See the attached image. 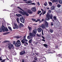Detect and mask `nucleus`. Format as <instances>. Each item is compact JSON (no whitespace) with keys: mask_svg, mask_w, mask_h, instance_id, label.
<instances>
[{"mask_svg":"<svg viewBox=\"0 0 62 62\" xmlns=\"http://www.w3.org/2000/svg\"><path fill=\"white\" fill-rule=\"evenodd\" d=\"M45 13H46V11H44V12L43 13V14H42V15H44V14H45Z\"/></svg>","mask_w":62,"mask_h":62,"instance_id":"nucleus-42","label":"nucleus"},{"mask_svg":"<svg viewBox=\"0 0 62 62\" xmlns=\"http://www.w3.org/2000/svg\"><path fill=\"white\" fill-rule=\"evenodd\" d=\"M34 59L35 60L37 61L38 60V59L37 57H35L34 58Z\"/></svg>","mask_w":62,"mask_h":62,"instance_id":"nucleus-41","label":"nucleus"},{"mask_svg":"<svg viewBox=\"0 0 62 62\" xmlns=\"http://www.w3.org/2000/svg\"><path fill=\"white\" fill-rule=\"evenodd\" d=\"M51 25L52 26H53V23L52 22L51 23Z\"/></svg>","mask_w":62,"mask_h":62,"instance_id":"nucleus-54","label":"nucleus"},{"mask_svg":"<svg viewBox=\"0 0 62 62\" xmlns=\"http://www.w3.org/2000/svg\"><path fill=\"white\" fill-rule=\"evenodd\" d=\"M32 13H33V12L31 11L29 13L30 14H32Z\"/></svg>","mask_w":62,"mask_h":62,"instance_id":"nucleus-40","label":"nucleus"},{"mask_svg":"<svg viewBox=\"0 0 62 62\" xmlns=\"http://www.w3.org/2000/svg\"><path fill=\"white\" fill-rule=\"evenodd\" d=\"M7 25H8V28L10 27V24H9L8 23Z\"/></svg>","mask_w":62,"mask_h":62,"instance_id":"nucleus-39","label":"nucleus"},{"mask_svg":"<svg viewBox=\"0 0 62 62\" xmlns=\"http://www.w3.org/2000/svg\"><path fill=\"white\" fill-rule=\"evenodd\" d=\"M29 35L30 36H31L32 37V33H30Z\"/></svg>","mask_w":62,"mask_h":62,"instance_id":"nucleus-49","label":"nucleus"},{"mask_svg":"<svg viewBox=\"0 0 62 62\" xmlns=\"http://www.w3.org/2000/svg\"><path fill=\"white\" fill-rule=\"evenodd\" d=\"M41 13V11H39L38 12V14H39L40 13Z\"/></svg>","mask_w":62,"mask_h":62,"instance_id":"nucleus-37","label":"nucleus"},{"mask_svg":"<svg viewBox=\"0 0 62 62\" xmlns=\"http://www.w3.org/2000/svg\"><path fill=\"white\" fill-rule=\"evenodd\" d=\"M42 35H44L43 34V30H42Z\"/></svg>","mask_w":62,"mask_h":62,"instance_id":"nucleus-62","label":"nucleus"},{"mask_svg":"<svg viewBox=\"0 0 62 62\" xmlns=\"http://www.w3.org/2000/svg\"><path fill=\"white\" fill-rule=\"evenodd\" d=\"M21 42L20 40H18L15 43V45L16 47H19L21 45Z\"/></svg>","mask_w":62,"mask_h":62,"instance_id":"nucleus-4","label":"nucleus"},{"mask_svg":"<svg viewBox=\"0 0 62 62\" xmlns=\"http://www.w3.org/2000/svg\"><path fill=\"white\" fill-rule=\"evenodd\" d=\"M2 31V29H1L0 28V32H1Z\"/></svg>","mask_w":62,"mask_h":62,"instance_id":"nucleus-57","label":"nucleus"},{"mask_svg":"<svg viewBox=\"0 0 62 62\" xmlns=\"http://www.w3.org/2000/svg\"><path fill=\"white\" fill-rule=\"evenodd\" d=\"M43 13L42 12V13H41V14H40L39 15L40 16H41V15H42V14Z\"/></svg>","mask_w":62,"mask_h":62,"instance_id":"nucleus-55","label":"nucleus"},{"mask_svg":"<svg viewBox=\"0 0 62 62\" xmlns=\"http://www.w3.org/2000/svg\"><path fill=\"white\" fill-rule=\"evenodd\" d=\"M37 29H34V30L33 31V33H35L34 35V36H35V34H36V33H37Z\"/></svg>","mask_w":62,"mask_h":62,"instance_id":"nucleus-10","label":"nucleus"},{"mask_svg":"<svg viewBox=\"0 0 62 62\" xmlns=\"http://www.w3.org/2000/svg\"><path fill=\"white\" fill-rule=\"evenodd\" d=\"M15 26L17 29H18V26L16 24H15Z\"/></svg>","mask_w":62,"mask_h":62,"instance_id":"nucleus-24","label":"nucleus"},{"mask_svg":"<svg viewBox=\"0 0 62 62\" xmlns=\"http://www.w3.org/2000/svg\"><path fill=\"white\" fill-rule=\"evenodd\" d=\"M49 31L50 32V33H52L53 32V30L52 29H50Z\"/></svg>","mask_w":62,"mask_h":62,"instance_id":"nucleus-25","label":"nucleus"},{"mask_svg":"<svg viewBox=\"0 0 62 62\" xmlns=\"http://www.w3.org/2000/svg\"><path fill=\"white\" fill-rule=\"evenodd\" d=\"M48 12H49V13H51V10H49L48 11Z\"/></svg>","mask_w":62,"mask_h":62,"instance_id":"nucleus-43","label":"nucleus"},{"mask_svg":"<svg viewBox=\"0 0 62 62\" xmlns=\"http://www.w3.org/2000/svg\"><path fill=\"white\" fill-rule=\"evenodd\" d=\"M42 38H43V39H45V38L44 37L42 36Z\"/></svg>","mask_w":62,"mask_h":62,"instance_id":"nucleus-60","label":"nucleus"},{"mask_svg":"<svg viewBox=\"0 0 62 62\" xmlns=\"http://www.w3.org/2000/svg\"><path fill=\"white\" fill-rule=\"evenodd\" d=\"M9 42V41L6 40L3 42V43H6V42Z\"/></svg>","mask_w":62,"mask_h":62,"instance_id":"nucleus-21","label":"nucleus"},{"mask_svg":"<svg viewBox=\"0 0 62 62\" xmlns=\"http://www.w3.org/2000/svg\"><path fill=\"white\" fill-rule=\"evenodd\" d=\"M59 2L60 4H62V0H59Z\"/></svg>","mask_w":62,"mask_h":62,"instance_id":"nucleus-27","label":"nucleus"},{"mask_svg":"<svg viewBox=\"0 0 62 62\" xmlns=\"http://www.w3.org/2000/svg\"><path fill=\"white\" fill-rule=\"evenodd\" d=\"M43 21H44V19H43L41 20V21L40 20V21L39 22V23H41V22H43Z\"/></svg>","mask_w":62,"mask_h":62,"instance_id":"nucleus-30","label":"nucleus"},{"mask_svg":"<svg viewBox=\"0 0 62 62\" xmlns=\"http://www.w3.org/2000/svg\"><path fill=\"white\" fill-rule=\"evenodd\" d=\"M37 20L38 22H39V21H40V19H38Z\"/></svg>","mask_w":62,"mask_h":62,"instance_id":"nucleus-58","label":"nucleus"},{"mask_svg":"<svg viewBox=\"0 0 62 62\" xmlns=\"http://www.w3.org/2000/svg\"><path fill=\"white\" fill-rule=\"evenodd\" d=\"M5 61V60H3L1 61V62H4Z\"/></svg>","mask_w":62,"mask_h":62,"instance_id":"nucleus-53","label":"nucleus"},{"mask_svg":"<svg viewBox=\"0 0 62 62\" xmlns=\"http://www.w3.org/2000/svg\"><path fill=\"white\" fill-rule=\"evenodd\" d=\"M0 60L1 61H2V59L1 58V57H0Z\"/></svg>","mask_w":62,"mask_h":62,"instance_id":"nucleus-61","label":"nucleus"},{"mask_svg":"<svg viewBox=\"0 0 62 62\" xmlns=\"http://www.w3.org/2000/svg\"><path fill=\"white\" fill-rule=\"evenodd\" d=\"M24 40H25V41H28V40H27L26 39H24Z\"/></svg>","mask_w":62,"mask_h":62,"instance_id":"nucleus-52","label":"nucleus"},{"mask_svg":"<svg viewBox=\"0 0 62 62\" xmlns=\"http://www.w3.org/2000/svg\"><path fill=\"white\" fill-rule=\"evenodd\" d=\"M37 30L39 32H40L42 30V29L41 28H38Z\"/></svg>","mask_w":62,"mask_h":62,"instance_id":"nucleus-7","label":"nucleus"},{"mask_svg":"<svg viewBox=\"0 0 62 62\" xmlns=\"http://www.w3.org/2000/svg\"><path fill=\"white\" fill-rule=\"evenodd\" d=\"M25 54V51H24L20 53V54L21 55H23V54Z\"/></svg>","mask_w":62,"mask_h":62,"instance_id":"nucleus-11","label":"nucleus"},{"mask_svg":"<svg viewBox=\"0 0 62 62\" xmlns=\"http://www.w3.org/2000/svg\"><path fill=\"white\" fill-rule=\"evenodd\" d=\"M31 37H32V36H29L27 37V39H31Z\"/></svg>","mask_w":62,"mask_h":62,"instance_id":"nucleus-18","label":"nucleus"},{"mask_svg":"<svg viewBox=\"0 0 62 62\" xmlns=\"http://www.w3.org/2000/svg\"><path fill=\"white\" fill-rule=\"evenodd\" d=\"M32 39H31V40H30L29 41V43H31V42H32Z\"/></svg>","mask_w":62,"mask_h":62,"instance_id":"nucleus-33","label":"nucleus"},{"mask_svg":"<svg viewBox=\"0 0 62 62\" xmlns=\"http://www.w3.org/2000/svg\"><path fill=\"white\" fill-rule=\"evenodd\" d=\"M37 5L38 6H40V4H39V2H37Z\"/></svg>","mask_w":62,"mask_h":62,"instance_id":"nucleus-35","label":"nucleus"},{"mask_svg":"<svg viewBox=\"0 0 62 62\" xmlns=\"http://www.w3.org/2000/svg\"><path fill=\"white\" fill-rule=\"evenodd\" d=\"M13 29H16V28L15 27H14V26H13Z\"/></svg>","mask_w":62,"mask_h":62,"instance_id":"nucleus-50","label":"nucleus"},{"mask_svg":"<svg viewBox=\"0 0 62 62\" xmlns=\"http://www.w3.org/2000/svg\"><path fill=\"white\" fill-rule=\"evenodd\" d=\"M53 18L55 20H56V17L55 16H54Z\"/></svg>","mask_w":62,"mask_h":62,"instance_id":"nucleus-36","label":"nucleus"},{"mask_svg":"<svg viewBox=\"0 0 62 62\" xmlns=\"http://www.w3.org/2000/svg\"><path fill=\"white\" fill-rule=\"evenodd\" d=\"M46 16L47 17H46L45 19V20L46 21H49L50 19H53V16L52 15H51V16H50V15H49L48 13H47Z\"/></svg>","mask_w":62,"mask_h":62,"instance_id":"nucleus-2","label":"nucleus"},{"mask_svg":"<svg viewBox=\"0 0 62 62\" xmlns=\"http://www.w3.org/2000/svg\"><path fill=\"white\" fill-rule=\"evenodd\" d=\"M55 8V7H54V6H52L50 8L51 10H54V9Z\"/></svg>","mask_w":62,"mask_h":62,"instance_id":"nucleus-12","label":"nucleus"},{"mask_svg":"<svg viewBox=\"0 0 62 62\" xmlns=\"http://www.w3.org/2000/svg\"><path fill=\"white\" fill-rule=\"evenodd\" d=\"M32 21H36V19H32Z\"/></svg>","mask_w":62,"mask_h":62,"instance_id":"nucleus-48","label":"nucleus"},{"mask_svg":"<svg viewBox=\"0 0 62 62\" xmlns=\"http://www.w3.org/2000/svg\"><path fill=\"white\" fill-rule=\"evenodd\" d=\"M26 37V36H24L23 37V39H25V38Z\"/></svg>","mask_w":62,"mask_h":62,"instance_id":"nucleus-51","label":"nucleus"},{"mask_svg":"<svg viewBox=\"0 0 62 62\" xmlns=\"http://www.w3.org/2000/svg\"><path fill=\"white\" fill-rule=\"evenodd\" d=\"M61 6V5L60 4H58L57 6V7L58 8H60V7Z\"/></svg>","mask_w":62,"mask_h":62,"instance_id":"nucleus-32","label":"nucleus"},{"mask_svg":"<svg viewBox=\"0 0 62 62\" xmlns=\"http://www.w3.org/2000/svg\"><path fill=\"white\" fill-rule=\"evenodd\" d=\"M37 36H38V37H40V35H39L38 34H37Z\"/></svg>","mask_w":62,"mask_h":62,"instance_id":"nucleus-45","label":"nucleus"},{"mask_svg":"<svg viewBox=\"0 0 62 62\" xmlns=\"http://www.w3.org/2000/svg\"><path fill=\"white\" fill-rule=\"evenodd\" d=\"M13 14H10V17L11 18V19H12L13 20L14 19V18H13V17H14V16H13L12 15Z\"/></svg>","mask_w":62,"mask_h":62,"instance_id":"nucleus-13","label":"nucleus"},{"mask_svg":"<svg viewBox=\"0 0 62 62\" xmlns=\"http://www.w3.org/2000/svg\"><path fill=\"white\" fill-rule=\"evenodd\" d=\"M17 8L23 11V12L21 11H19V12L20 14H22L23 15H24L25 14L26 15V16H29V14H28L26 12H25L23 10V9H22V8H21L19 7H18Z\"/></svg>","mask_w":62,"mask_h":62,"instance_id":"nucleus-1","label":"nucleus"},{"mask_svg":"<svg viewBox=\"0 0 62 62\" xmlns=\"http://www.w3.org/2000/svg\"><path fill=\"white\" fill-rule=\"evenodd\" d=\"M42 41H44V42L45 41V40L44 39H42Z\"/></svg>","mask_w":62,"mask_h":62,"instance_id":"nucleus-59","label":"nucleus"},{"mask_svg":"<svg viewBox=\"0 0 62 62\" xmlns=\"http://www.w3.org/2000/svg\"><path fill=\"white\" fill-rule=\"evenodd\" d=\"M22 37L21 36H16V38L17 39H19V38H21Z\"/></svg>","mask_w":62,"mask_h":62,"instance_id":"nucleus-26","label":"nucleus"},{"mask_svg":"<svg viewBox=\"0 0 62 62\" xmlns=\"http://www.w3.org/2000/svg\"><path fill=\"white\" fill-rule=\"evenodd\" d=\"M48 3L49 4L50 6H53V4H52V2H48Z\"/></svg>","mask_w":62,"mask_h":62,"instance_id":"nucleus-16","label":"nucleus"},{"mask_svg":"<svg viewBox=\"0 0 62 62\" xmlns=\"http://www.w3.org/2000/svg\"><path fill=\"white\" fill-rule=\"evenodd\" d=\"M34 35H35V33H34L33 32L32 34V36L33 37H35V36L36 35V34H35V36H34Z\"/></svg>","mask_w":62,"mask_h":62,"instance_id":"nucleus-28","label":"nucleus"},{"mask_svg":"<svg viewBox=\"0 0 62 62\" xmlns=\"http://www.w3.org/2000/svg\"><path fill=\"white\" fill-rule=\"evenodd\" d=\"M44 5L45 6H47V2H46L44 4Z\"/></svg>","mask_w":62,"mask_h":62,"instance_id":"nucleus-31","label":"nucleus"},{"mask_svg":"<svg viewBox=\"0 0 62 62\" xmlns=\"http://www.w3.org/2000/svg\"><path fill=\"white\" fill-rule=\"evenodd\" d=\"M45 26L46 27H49V24L47 23V22H46L45 23Z\"/></svg>","mask_w":62,"mask_h":62,"instance_id":"nucleus-8","label":"nucleus"},{"mask_svg":"<svg viewBox=\"0 0 62 62\" xmlns=\"http://www.w3.org/2000/svg\"><path fill=\"white\" fill-rule=\"evenodd\" d=\"M30 4H31V5H35V3H33Z\"/></svg>","mask_w":62,"mask_h":62,"instance_id":"nucleus-44","label":"nucleus"},{"mask_svg":"<svg viewBox=\"0 0 62 62\" xmlns=\"http://www.w3.org/2000/svg\"><path fill=\"white\" fill-rule=\"evenodd\" d=\"M60 54H59L57 56V57H59L60 56Z\"/></svg>","mask_w":62,"mask_h":62,"instance_id":"nucleus-56","label":"nucleus"},{"mask_svg":"<svg viewBox=\"0 0 62 62\" xmlns=\"http://www.w3.org/2000/svg\"><path fill=\"white\" fill-rule=\"evenodd\" d=\"M6 46H8V48L9 49H11V48H14V46L13 45L8 43L6 44Z\"/></svg>","mask_w":62,"mask_h":62,"instance_id":"nucleus-3","label":"nucleus"},{"mask_svg":"<svg viewBox=\"0 0 62 62\" xmlns=\"http://www.w3.org/2000/svg\"><path fill=\"white\" fill-rule=\"evenodd\" d=\"M16 16H17V17H20L21 16L22 17V16L20 14H16Z\"/></svg>","mask_w":62,"mask_h":62,"instance_id":"nucleus-14","label":"nucleus"},{"mask_svg":"<svg viewBox=\"0 0 62 62\" xmlns=\"http://www.w3.org/2000/svg\"><path fill=\"white\" fill-rule=\"evenodd\" d=\"M41 28L43 29L45 28V25L43 24H42L41 26Z\"/></svg>","mask_w":62,"mask_h":62,"instance_id":"nucleus-17","label":"nucleus"},{"mask_svg":"<svg viewBox=\"0 0 62 62\" xmlns=\"http://www.w3.org/2000/svg\"><path fill=\"white\" fill-rule=\"evenodd\" d=\"M27 4H29V3H32V1H27L26 2Z\"/></svg>","mask_w":62,"mask_h":62,"instance_id":"nucleus-15","label":"nucleus"},{"mask_svg":"<svg viewBox=\"0 0 62 62\" xmlns=\"http://www.w3.org/2000/svg\"><path fill=\"white\" fill-rule=\"evenodd\" d=\"M15 43H16V42H15V41H14L13 42V44L14 45H15Z\"/></svg>","mask_w":62,"mask_h":62,"instance_id":"nucleus-46","label":"nucleus"},{"mask_svg":"<svg viewBox=\"0 0 62 62\" xmlns=\"http://www.w3.org/2000/svg\"><path fill=\"white\" fill-rule=\"evenodd\" d=\"M51 1H53V0H51ZM58 0H53L54 1V2H56L57 1H58Z\"/></svg>","mask_w":62,"mask_h":62,"instance_id":"nucleus-38","label":"nucleus"},{"mask_svg":"<svg viewBox=\"0 0 62 62\" xmlns=\"http://www.w3.org/2000/svg\"><path fill=\"white\" fill-rule=\"evenodd\" d=\"M2 29L3 32H5V31H8V29H5V28L4 27V26L3 25L2 26Z\"/></svg>","mask_w":62,"mask_h":62,"instance_id":"nucleus-5","label":"nucleus"},{"mask_svg":"<svg viewBox=\"0 0 62 62\" xmlns=\"http://www.w3.org/2000/svg\"><path fill=\"white\" fill-rule=\"evenodd\" d=\"M31 10H32V11H34L35 12L36 11V7H33L31 8Z\"/></svg>","mask_w":62,"mask_h":62,"instance_id":"nucleus-9","label":"nucleus"},{"mask_svg":"<svg viewBox=\"0 0 62 62\" xmlns=\"http://www.w3.org/2000/svg\"><path fill=\"white\" fill-rule=\"evenodd\" d=\"M28 28L29 30V31H31L32 30V28L31 27L28 26Z\"/></svg>","mask_w":62,"mask_h":62,"instance_id":"nucleus-22","label":"nucleus"},{"mask_svg":"<svg viewBox=\"0 0 62 62\" xmlns=\"http://www.w3.org/2000/svg\"><path fill=\"white\" fill-rule=\"evenodd\" d=\"M31 10H28V12L29 13H30V12Z\"/></svg>","mask_w":62,"mask_h":62,"instance_id":"nucleus-47","label":"nucleus"},{"mask_svg":"<svg viewBox=\"0 0 62 62\" xmlns=\"http://www.w3.org/2000/svg\"><path fill=\"white\" fill-rule=\"evenodd\" d=\"M21 42L23 43H25L24 39H23L21 41Z\"/></svg>","mask_w":62,"mask_h":62,"instance_id":"nucleus-19","label":"nucleus"},{"mask_svg":"<svg viewBox=\"0 0 62 62\" xmlns=\"http://www.w3.org/2000/svg\"><path fill=\"white\" fill-rule=\"evenodd\" d=\"M18 23H20V22H19V18H17L16 19Z\"/></svg>","mask_w":62,"mask_h":62,"instance_id":"nucleus-23","label":"nucleus"},{"mask_svg":"<svg viewBox=\"0 0 62 62\" xmlns=\"http://www.w3.org/2000/svg\"><path fill=\"white\" fill-rule=\"evenodd\" d=\"M44 46H45V47H46V48H47V45L46 44H44Z\"/></svg>","mask_w":62,"mask_h":62,"instance_id":"nucleus-29","label":"nucleus"},{"mask_svg":"<svg viewBox=\"0 0 62 62\" xmlns=\"http://www.w3.org/2000/svg\"><path fill=\"white\" fill-rule=\"evenodd\" d=\"M20 20L22 23H24V19L23 17H21L20 18Z\"/></svg>","mask_w":62,"mask_h":62,"instance_id":"nucleus-6","label":"nucleus"},{"mask_svg":"<svg viewBox=\"0 0 62 62\" xmlns=\"http://www.w3.org/2000/svg\"><path fill=\"white\" fill-rule=\"evenodd\" d=\"M19 26H23V25L22 23H19Z\"/></svg>","mask_w":62,"mask_h":62,"instance_id":"nucleus-20","label":"nucleus"},{"mask_svg":"<svg viewBox=\"0 0 62 62\" xmlns=\"http://www.w3.org/2000/svg\"><path fill=\"white\" fill-rule=\"evenodd\" d=\"M8 28L10 30V31H12V29H11V27H8Z\"/></svg>","mask_w":62,"mask_h":62,"instance_id":"nucleus-34","label":"nucleus"},{"mask_svg":"<svg viewBox=\"0 0 62 62\" xmlns=\"http://www.w3.org/2000/svg\"><path fill=\"white\" fill-rule=\"evenodd\" d=\"M36 62V61L34 60L32 62Z\"/></svg>","mask_w":62,"mask_h":62,"instance_id":"nucleus-63","label":"nucleus"},{"mask_svg":"<svg viewBox=\"0 0 62 62\" xmlns=\"http://www.w3.org/2000/svg\"><path fill=\"white\" fill-rule=\"evenodd\" d=\"M22 62H24V60H22Z\"/></svg>","mask_w":62,"mask_h":62,"instance_id":"nucleus-64","label":"nucleus"}]
</instances>
